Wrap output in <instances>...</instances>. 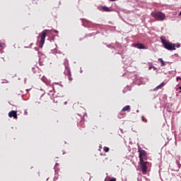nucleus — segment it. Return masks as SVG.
<instances>
[{
	"label": "nucleus",
	"mask_w": 181,
	"mask_h": 181,
	"mask_svg": "<svg viewBox=\"0 0 181 181\" xmlns=\"http://www.w3.org/2000/svg\"><path fill=\"white\" fill-rule=\"evenodd\" d=\"M160 40L163 47L167 50H176V45L168 42L162 37H160Z\"/></svg>",
	"instance_id": "obj_1"
},
{
	"label": "nucleus",
	"mask_w": 181,
	"mask_h": 181,
	"mask_svg": "<svg viewBox=\"0 0 181 181\" xmlns=\"http://www.w3.org/2000/svg\"><path fill=\"white\" fill-rule=\"evenodd\" d=\"M151 16H153V18H155V19H156L157 21H165V13L162 12H152Z\"/></svg>",
	"instance_id": "obj_2"
},
{
	"label": "nucleus",
	"mask_w": 181,
	"mask_h": 181,
	"mask_svg": "<svg viewBox=\"0 0 181 181\" xmlns=\"http://www.w3.org/2000/svg\"><path fill=\"white\" fill-rule=\"evenodd\" d=\"M47 30H44L41 33H40V40L39 42L40 47H43V45H45V40H46V35H47Z\"/></svg>",
	"instance_id": "obj_3"
},
{
	"label": "nucleus",
	"mask_w": 181,
	"mask_h": 181,
	"mask_svg": "<svg viewBox=\"0 0 181 181\" xmlns=\"http://www.w3.org/2000/svg\"><path fill=\"white\" fill-rule=\"evenodd\" d=\"M138 152H139V161L144 160L145 158H146V151L145 150L142 149L141 147H138Z\"/></svg>",
	"instance_id": "obj_4"
},
{
	"label": "nucleus",
	"mask_w": 181,
	"mask_h": 181,
	"mask_svg": "<svg viewBox=\"0 0 181 181\" xmlns=\"http://www.w3.org/2000/svg\"><path fill=\"white\" fill-rule=\"evenodd\" d=\"M139 162L142 173H146L148 172V167L146 166L148 161L145 162L143 160H140Z\"/></svg>",
	"instance_id": "obj_5"
},
{
	"label": "nucleus",
	"mask_w": 181,
	"mask_h": 181,
	"mask_svg": "<svg viewBox=\"0 0 181 181\" xmlns=\"http://www.w3.org/2000/svg\"><path fill=\"white\" fill-rule=\"evenodd\" d=\"M8 117H10V118L13 117L14 119H18V113L15 110H11L8 112Z\"/></svg>",
	"instance_id": "obj_6"
},
{
	"label": "nucleus",
	"mask_w": 181,
	"mask_h": 181,
	"mask_svg": "<svg viewBox=\"0 0 181 181\" xmlns=\"http://www.w3.org/2000/svg\"><path fill=\"white\" fill-rule=\"evenodd\" d=\"M133 47H136V49H145V45L141 43H134L133 44Z\"/></svg>",
	"instance_id": "obj_7"
},
{
	"label": "nucleus",
	"mask_w": 181,
	"mask_h": 181,
	"mask_svg": "<svg viewBox=\"0 0 181 181\" xmlns=\"http://www.w3.org/2000/svg\"><path fill=\"white\" fill-rule=\"evenodd\" d=\"M66 70L68 74V78L69 81H71L73 80V78H71V71H70V68L69 66H66Z\"/></svg>",
	"instance_id": "obj_8"
},
{
	"label": "nucleus",
	"mask_w": 181,
	"mask_h": 181,
	"mask_svg": "<svg viewBox=\"0 0 181 181\" xmlns=\"http://www.w3.org/2000/svg\"><path fill=\"white\" fill-rule=\"evenodd\" d=\"M125 111H127L128 112H129V111H131V106L129 105H126L125 107H124L122 109V112H124Z\"/></svg>",
	"instance_id": "obj_9"
},
{
	"label": "nucleus",
	"mask_w": 181,
	"mask_h": 181,
	"mask_svg": "<svg viewBox=\"0 0 181 181\" xmlns=\"http://www.w3.org/2000/svg\"><path fill=\"white\" fill-rule=\"evenodd\" d=\"M165 86V82H162L160 85L157 86L156 88L153 89L154 91H158V90L162 88Z\"/></svg>",
	"instance_id": "obj_10"
},
{
	"label": "nucleus",
	"mask_w": 181,
	"mask_h": 181,
	"mask_svg": "<svg viewBox=\"0 0 181 181\" xmlns=\"http://www.w3.org/2000/svg\"><path fill=\"white\" fill-rule=\"evenodd\" d=\"M158 62H160V63L161 64L162 67H163V66H165V62L163 61V59L162 58H159Z\"/></svg>",
	"instance_id": "obj_11"
},
{
	"label": "nucleus",
	"mask_w": 181,
	"mask_h": 181,
	"mask_svg": "<svg viewBox=\"0 0 181 181\" xmlns=\"http://www.w3.org/2000/svg\"><path fill=\"white\" fill-rule=\"evenodd\" d=\"M103 9L105 12H110V8L107 6L103 7Z\"/></svg>",
	"instance_id": "obj_12"
},
{
	"label": "nucleus",
	"mask_w": 181,
	"mask_h": 181,
	"mask_svg": "<svg viewBox=\"0 0 181 181\" xmlns=\"http://www.w3.org/2000/svg\"><path fill=\"white\" fill-rule=\"evenodd\" d=\"M103 149H104L105 152H108L110 151V148H108V147H104Z\"/></svg>",
	"instance_id": "obj_13"
},
{
	"label": "nucleus",
	"mask_w": 181,
	"mask_h": 181,
	"mask_svg": "<svg viewBox=\"0 0 181 181\" xmlns=\"http://www.w3.org/2000/svg\"><path fill=\"white\" fill-rule=\"evenodd\" d=\"M54 90V88H52V89H49V93H53Z\"/></svg>",
	"instance_id": "obj_14"
},
{
	"label": "nucleus",
	"mask_w": 181,
	"mask_h": 181,
	"mask_svg": "<svg viewBox=\"0 0 181 181\" xmlns=\"http://www.w3.org/2000/svg\"><path fill=\"white\" fill-rule=\"evenodd\" d=\"M4 46H5V43H1L0 44V47H4Z\"/></svg>",
	"instance_id": "obj_15"
},
{
	"label": "nucleus",
	"mask_w": 181,
	"mask_h": 181,
	"mask_svg": "<svg viewBox=\"0 0 181 181\" xmlns=\"http://www.w3.org/2000/svg\"><path fill=\"white\" fill-rule=\"evenodd\" d=\"M109 181H117V179L112 178V179L110 180Z\"/></svg>",
	"instance_id": "obj_16"
},
{
	"label": "nucleus",
	"mask_w": 181,
	"mask_h": 181,
	"mask_svg": "<svg viewBox=\"0 0 181 181\" xmlns=\"http://www.w3.org/2000/svg\"><path fill=\"white\" fill-rule=\"evenodd\" d=\"M179 80H181V78L180 77H177V81H179Z\"/></svg>",
	"instance_id": "obj_17"
},
{
	"label": "nucleus",
	"mask_w": 181,
	"mask_h": 181,
	"mask_svg": "<svg viewBox=\"0 0 181 181\" xmlns=\"http://www.w3.org/2000/svg\"><path fill=\"white\" fill-rule=\"evenodd\" d=\"M176 47H177V48L180 47V45L177 44V45H176Z\"/></svg>",
	"instance_id": "obj_18"
},
{
	"label": "nucleus",
	"mask_w": 181,
	"mask_h": 181,
	"mask_svg": "<svg viewBox=\"0 0 181 181\" xmlns=\"http://www.w3.org/2000/svg\"><path fill=\"white\" fill-rule=\"evenodd\" d=\"M117 0H110V2H115Z\"/></svg>",
	"instance_id": "obj_19"
},
{
	"label": "nucleus",
	"mask_w": 181,
	"mask_h": 181,
	"mask_svg": "<svg viewBox=\"0 0 181 181\" xmlns=\"http://www.w3.org/2000/svg\"><path fill=\"white\" fill-rule=\"evenodd\" d=\"M179 16H181V11H180V13H179Z\"/></svg>",
	"instance_id": "obj_20"
},
{
	"label": "nucleus",
	"mask_w": 181,
	"mask_h": 181,
	"mask_svg": "<svg viewBox=\"0 0 181 181\" xmlns=\"http://www.w3.org/2000/svg\"><path fill=\"white\" fill-rule=\"evenodd\" d=\"M58 165H59V163H56V164H55V166H57Z\"/></svg>",
	"instance_id": "obj_21"
},
{
	"label": "nucleus",
	"mask_w": 181,
	"mask_h": 181,
	"mask_svg": "<svg viewBox=\"0 0 181 181\" xmlns=\"http://www.w3.org/2000/svg\"><path fill=\"white\" fill-rule=\"evenodd\" d=\"M54 33H57V30H54Z\"/></svg>",
	"instance_id": "obj_22"
},
{
	"label": "nucleus",
	"mask_w": 181,
	"mask_h": 181,
	"mask_svg": "<svg viewBox=\"0 0 181 181\" xmlns=\"http://www.w3.org/2000/svg\"><path fill=\"white\" fill-rule=\"evenodd\" d=\"M152 69V67H149V70H151Z\"/></svg>",
	"instance_id": "obj_23"
},
{
	"label": "nucleus",
	"mask_w": 181,
	"mask_h": 181,
	"mask_svg": "<svg viewBox=\"0 0 181 181\" xmlns=\"http://www.w3.org/2000/svg\"><path fill=\"white\" fill-rule=\"evenodd\" d=\"M64 104H65V105H66V104H67V102H65Z\"/></svg>",
	"instance_id": "obj_24"
}]
</instances>
